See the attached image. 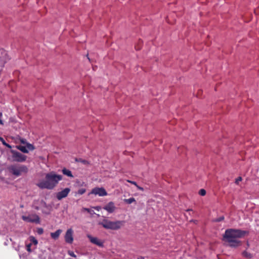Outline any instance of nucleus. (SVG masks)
<instances>
[{"label": "nucleus", "mask_w": 259, "mask_h": 259, "mask_svg": "<svg viewBox=\"0 0 259 259\" xmlns=\"http://www.w3.org/2000/svg\"><path fill=\"white\" fill-rule=\"evenodd\" d=\"M248 234L246 231L240 229H228L226 230L223 235L224 240L228 242L231 247H237L241 244V241L239 239L243 237Z\"/></svg>", "instance_id": "1"}, {"label": "nucleus", "mask_w": 259, "mask_h": 259, "mask_svg": "<svg viewBox=\"0 0 259 259\" xmlns=\"http://www.w3.org/2000/svg\"><path fill=\"white\" fill-rule=\"evenodd\" d=\"M46 180L37 184V186L41 189H53L58 182L62 179L61 175H57L54 172L47 174Z\"/></svg>", "instance_id": "2"}, {"label": "nucleus", "mask_w": 259, "mask_h": 259, "mask_svg": "<svg viewBox=\"0 0 259 259\" xmlns=\"http://www.w3.org/2000/svg\"><path fill=\"white\" fill-rule=\"evenodd\" d=\"M124 223V222L122 221L112 222L107 220H104L101 224L105 229L118 230L123 225Z\"/></svg>", "instance_id": "3"}, {"label": "nucleus", "mask_w": 259, "mask_h": 259, "mask_svg": "<svg viewBox=\"0 0 259 259\" xmlns=\"http://www.w3.org/2000/svg\"><path fill=\"white\" fill-rule=\"evenodd\" d=\"M8 169L13 175L17 177L26 174L28 171L27 166L23 165H12L8 167Z\"/></svg>", "instance_id": "4"}, {"label": "nucleus", "mask_w": 259, "mask_h": 259, "mask_svg": "<svg viewBox=\"0 0 259 259\" xmlns=\"http://www.w3.org/2000/svg\"><path fill=\"white\" fill-rule=\"evenodd\" d=\"M21 143L25 145H20L17 147V148L23 153H27L29 151H32L34 149V146L29 143L26 142L25 139H21Z\"/></svg>", "instance_id": "5"}, {"label": "nucleus", "mask_w": 259, "mask_h": 259, "mask_svg": "<svg viewBox=\"0 0 259 259\" xmlns=\"http://www.w3.org/2000/svg\"><path fill=\"white\" fill-rule=\"evenodd\" d=\"M23 220L26 222L29 223H35L36 224H39L40 223V219L38 215L36 214H31L28 216H22Z\"/></svg>", "instance_id": "6"}, {"label": "nucleus", "mask_w": 259, "mask_h": 259, "mask_svg": "<svg viewBox=\"0 0 259 259\" xmlns=\"http://www.w3.org/2000/svg\"><path fill=\"white\" fill-rule=\"evenodd\" d=\"M90 194L98 195L99 196H105L107 195V193L104 188L99 187H95L93 188Z\"/></svg>", "instance_id": "7"}, {"label": "nucleus", "mask_w": 259, "mask_h": 259, "mask_svg": "<svg viewBox=\"0 0 259 259\" xmlns=\"http://www.w3.org/2000/svg\"><path fill=\"white\" fill-rule=\"evenodd\" d=\"M12 157L14 161L17 162H23L26 159V156L17 151L13 152Z\"/></svg>", "instance_id": "8"}, {"label": "nucleus", "mask_w": 259, "mask_h": 259, "mask_svg": "<svg viewBox=\"0 0 259 259\" xmlns=\"http://www.w3.org/2000/svg\"><path fill=\"white\" fill-rule=\"evenodd\" d=\"M8 60L7 52L3 49H0V66H4Z\"/></svg>", "instance_id": "9"}, {"label": "nucleus", "mask_w": 259, "mask_h": 259, "mask_svg": "<svg viewBox=\"0 0 259 259\" xmlns=\"http://www.w3.org/2000/svg\"><path fill=\"white\" fill-rule=\"evenodd\" d=\"M73 231L72 229H68L65 235L64 238L66 243L71 244L73 241Z\"/></svg>", "instance_id": "10"}, {"label": "nucleus", "mask_w": 259, "mask_h": 259, "mask_svg": "<svg viewBox=\"0 0 259 259\" xmlns=\"http://www.w3.org/2000/svg\"><path fill=\"white\" fill-rule=\"evenodd\" d=\"M70 191V189L69 188H66L61 191L58 192L56 195V197L59 200H60L67 197Z\"/></svg>", "instance_id": "11"}, {"label": "nucleus", "mask_w": 259, "mask_h": 259, "mask_svg": "<svg viewBox=\"0 0 259 259\" xmlns=\"http://www.w3.org/2000/svg\"><path fill=\"white\" fill-rule=\"evenodd\" d=\"M88 237L89 238L90 241L92 243L95 244L100 247L103 246V242L98 238L92 237L90 235H88Z\"/></svg>", "instance_id": "12"}, {"label": "nucleus", "mask_w": 259, "mask_h": 259, "mask_svg": "<svg viewBox=\"0 0 259 259\" xmlns=\"http://www.w3.org/2000/svg\"><path fill=\"white\" fill-rule=\"evenodd\" d=\"M115 206L113 202H109L107 205L103 207V209L107 211L109 213H112L115 210Z\"/></svg>", "instance_id": "13"}, {"label": "nucleus", "mask_w": 259, "mask_h": 259, "mask_svg": "<svg viewBox=\"0 0 259 259\" xmlns=\"http://www.w3.org/2000/svg\"><path fill=\"white\" fill-rule=\"evenodd\" d=\"M62 231L61 229L57 230L56 232L51 233V237L52 239L56 240L58 239L59 237L60 236V234H61Z\"/></svg>", "instance_id": "14"}, {"label": "nucleus", "mask_w": 259, "mask_h": 259, "mask_svg": "<svg viewBox=\"0 0 259 259\" xmlns=\"http://www.w3.org/2000/svg\"><path fill=\"white\" fill-rule=\"evenodd\" d=\"M28 241L30 243H31L32 245H34L35 246H36L38 243L37 240L33 236H30L29 237Z\"/></svg>", "instance_id": "15"}, {"label": "nucleus", "mask_w": 259, "mask_h": 259, "mask_svg": "<svg viewBox=\"0 0 259 259\" xmlns=\"http://www.w3.org/2000/svg\"><path fill=\"white\" fill-rule=\"evenodd\" d=\"M62 172L64 175H65L69 177L72 178L73 177V175H72L71 171L68 169H66V168L63 169Z\"/></svg>", "instance_id": "16"}, {"label": "nucleus", "mask_w": 259, "mask_h": 259, "mask_svg": "<svg viewBox=\"0 0 259 259\" xmlns=\"http://www.w3.org/2000/svg\"><path fill=\"white\" fill-rule=\"evenodd\" d=\"M242 255L243 256L248 258H250L252 257V255L251 254V253L248 252L246 251H243L242 252Z\"/></svg>", "instance_id": "17"}, {"label": "nucleus", "mask_w": 259, "mask_h": 259, "mask_svg": "<svg viewBox=\"0 0 259 259\" xmlns=\"http://www.w3.org/2000/svg\"><path fill=\"white\" fill-rule=\"evenodd\" d=\"M0 141L2 142L4 145L6 146L8 148H11V146L9 144H7L3 138L0 137Z\"/></svg>", "instance_id": "18"}, {"label": "nucleus", "mask_w": 259, "mask_h": 259, "mask_svg": "<svg viewBox=\"0 0 259 259\" xmlns=\"http://www.w3.org/2000/svg\"><path fill=\"white\" fill-rule=\"evenodd\" d=\"M32 245L31 244V243H26V249H27V250L28 252H31V246Z\"/></svg>", "instance_id": "19"}, {"label": "nucleus", "mask_w": 259, "mask_h": 259, "mask_svg": "<svg viewBox=\"0 0 259 259\" xmlns=\"http://www.w3.org/2000/svg\"><path fill=\"white\" fill-rule=\"evenodd\" d=\"M124 201L128 204H131L133 202L135 201V199L134 198H130L129 199H125Z\"/></svg>", "instance_id": "20"}, {"label": "nucleus", "mask_w": 259, "mask_h": 259, "mask_svg": "<svg viewBox=\"0 0 259 259\" xmlns=\"http://www.w3.org/2000/svg\"><path fill=\"white\" fill-rule=\"evenodd\" d=\"M85 191H86L85 189L81 188L78 190L77 194H78L79 195H82V194H84L85 192Z\"/></svg>", "instance_id": "21"}, {"label": "nucleus", "mask_w": 259, "mask_h": 259, "mask_svg": "<svg viewBox=\"0 0 259 259\" xmlns=\"http://www.w3.org/2000/svg\"><path fill=\"white\" fill-rule=\"evenodd\" d=\"M199 194L201 196H204L206 194V191L203 189H201L199 191Z\"/></svg>", "instance_id": "22"}, {"label": "nucleus", "mask_w": 259, "mask_h": 259, "mask_svg": "<svg viewBox=\"0 0 259 259\" xmlns=\"http://www.w3.org/2000/svg\"><path fill=\"white\" fill-rule=\"evenodd\" d=\"M68 254L70 256H72V257H75V258H76V255L74 254V253L73 251H68Z\"/></svg>", "instance_id": "23"}, {"label": "nucleus", "mask_w": 259, "mask_h": 259, "mask_svg": "<svg viewBox=\"0 0 259 259\" xmlns=\"http://www.w3.org/2000/svg\"><path fill=\"white\" fill-rule=\"evenodd\" d=\"M37 232L38 234L40 235L42 234L44 232V230L42 228H38L37 230Z\"/></svg>", "instance_id": "24"}, {"label": "nucleus", "mask_w": 259, "mask_h": 259, "mask_svg": "<svg viewBox=\"0 0 259 259\" xmlns=\"http://www.w3.org/2000/svg\"><path fill=\"white\" fill-rule=\"evenodd\" d=\"M242 181V178L241 177H238L235 181V183L238 184L239 182Z\"/></svg>", "instance_id": "25"}, {"label": "nucleus", "mask_w": 259, "mask_h": 259, "mask_svg": "<svg viewBox=\"0 0 259 259\" xmlns=\"http://www.w3.org/2000/svg\"><path fill=\"white\" fill-rule=\"evenodd\" d=\"M127 182H128V183H130L131 184H132L135 185L136 186L137 185V183L136 182H134V181H130V180H127Z\"/></svg>", "instance_id": "26"}, {"label": "nucleus", "mask_w": 259, "mask_h": 259, "mask_svg": "<svg viewBox=\"0 0 259 259\" xmlns=\"http://www.w3.org/2000/svg\"><path fill=\"white\" fill-rule=\"evenodd\" d=\"M94 208L97 211H99L101 209V206H97L94 207Z\"/></svg>", "instance_id": "27"}, {"label": "nucleus", "mask_w": 259, "mask_h": 259, "mask_svg": "<svg viewBox=\"0 0 259 259\" xmlns=\"http://www.w3.org/2000/svg\"><path fill=\"white\" fill-rule=\"evenodd\" d=\"M136 187L138 188V189H139L140 190H141V191H143L144 190V189L142 187L138 186V185H137Z\"/></svg>", "instance_id": "28"}, {"label": "nucleus", "mask_w": 259, "mask_h": 259, "mask_svg": "<svg viewBox=\"0 0 259 259\" xmlns=\"http://www.w3.org/2000/svg\"><path fill=\"white\" fill-rule=\"evenodd\" d=\"M83 210L88 212H90V209L89 208H83Z\"/></svg>", "instance_id": "29"}, {"label": "nucleus", "mask_w": 259, "mask_h": 259, "mask_svg": "<svg viewBox=\"0 0 259 259\" xmlns=\"http://www.w3.org/2000/svg\"><path fill=\"white\" fill-rule=\"evenodd\" d=\"M0 124H3V121L1 119H0Z\"/></svg>", "instance_id": "30"}, {"label": "nucleus", "mask_w": 259, "mask_h": 259, "mask_svg": "<svg viewBox=\"0 0 259 259\" xmlns=\"http://www.w3.org/2000/svg\"><path fill=\"white\" fill-rule=\"evenodd\" d=\"M136 49H140V48H138L136 47Z\"/></svg>", "instance_id": "31"}, {"label": "nucleus", "mask_w": 259, "mask_h": 259, "mask_svg": "<svg viewBox=\"0 0 259 259\" xmlns=\"http://www.w3.org/2000/svg\"><path fill=\"white\" fill-rule=\"evenodd\" d=\"M2 115V113H0V116H1Z\"/></svg>", "instance_id": "32"}]
</instances>
